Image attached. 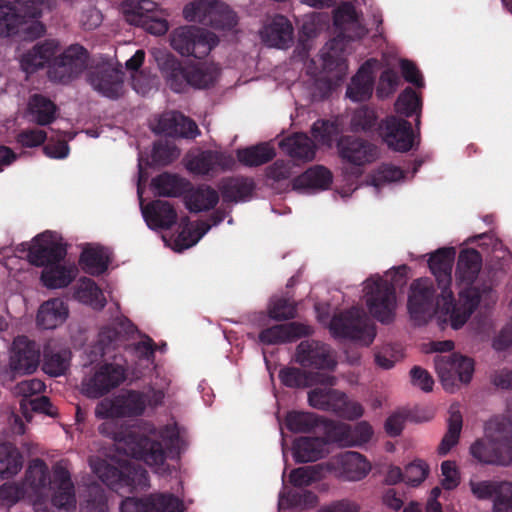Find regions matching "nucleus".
<instances>
[{"label":"nucleus","mask_w":512,"mask_h":512,"mask_svg":"<svg viewBox=\"0 0 512 512\" xmlns=\"http://www.w3.org/2000/svg\"><path fill=\"white\" fill-rule=\"evenodd\" d=\"M455 254L453 247H443L432 253L428 260L429 268L441 290L438 296L429 278H419L411 283L407 307L411 318L418 324L426 323L437 312L450 318L453 310L451 284Z\"/></svg>","instance_id":"1"},{"label":"nucleus","mask_w":512,"mask_h":512,"mask_svg":"<svg viewBox=\"0 0 512 512\" xmlns=\"http://www.w3.org/2000/svg\"><path fill=\"white\" fill-rule=\"evenodd\" d=\"M26 483L30 486L35 512H54L52 507L72 511L76 508L74 484L68 469L56 463L52 475L44 460L30 461L26 469Z\"/></svg>","instance_id":"2"},{"label":"nucleus","mask_w":512,"mask_h":512,"mask_svg":"<svg viewBox=\"0 0 512 512\" xmlns=\"http://www.w3.org/2000/svg\"><path fill=\"white\" fill-rule=\"evenodd\" d=\"M59 43L53 39L39 42L22 55L21 66L24 71L33 73L50 64L48 76L50 80L59 83H69L77 78L86 68L88 51L79 44L70 45L59 56Z\"/></svg>","instance_id":"3"},{"label":"nucleus","mask_w":512,"mask_h":512,"mask_svg":"<svg viewBox=\"0 0 512 512\" xmlns=\"http://www.w3.org/2000/svg\"><path fill=\"white\" fill-rule=\"evenodd\" d=\"M482 269V255L474 248H467L459 253L456 276L462 286L459 291V300L453 297V310H451L450 324L455 330L460 329L477 309L482 297L491 293V286L483 283L477 284V278Z\"/></svg>","instance_id":"4"},{"label":"nucleus","mask_w":512,"mask_h":512,"mask_svg":"<svg viewBox=\"0 0 512 512\" xmlns=\"http://www.w3.org/2000/svg\"><path fill=\"white\" fill-rule=\"evenodd\" d=\"M470 454L482 464L512 465V420L495 417L485 425V437L477 439Z\"/></svg>","instance_id":"5"},{"label":"nucleus","mask_w":512,"mask_h":512,"mask_svg":"<svg viewBox=\"0 0 512 512\" xmlns=\"http://www.w3.org/2000/svg\"><path fill=\"white\" fill-rule=\"evenodd\" d=\"M159 437L165 442L151 439L137 433H130L126 438L130 455L145 462L149 466L161 467L167 458V449L175 448L180 440V432L176 424H168L160 429Z\"/></svg>","instance_id":"6"},{"label":"nucleus","mask_w":512,"mask_h":512,"mask_svg":"<svg viewBox=\"0 0 512 512\" xmlns=\"http://www.w3.org/2000/svg\"><path fill=\"white\" fill-rule=\"evenodd\" d=\"M93 470L98 478L116 493L145 491L150 487L149 474L140 465L124 463L120 466L106 460L97 461Z\"/></svg>","instance_id":"7"},{"label":"nucleus","mask_w":512,"mask_h":512,"mask_svg":"<svg viewBox=\"0 0 512 512\" xmlns=\"http://www.w3.org/2000/svg\"><path fill=\"white\" fill-rule=\"evenodd\" d=\"M171 47L182 56L197 59L206 57L219 43L218 37L205 28L185 25L170 33Z\"/></svg>","instance_id":"8"},{"label":"nucleus","mask_w":512,"mask_h":512,"mask_svg":"<svg viewBox=\"0 0 512 512\" xmlns=\"http://www.w3.org/2000/svg\"><path fill=\"white\" fill-rule=\"evenodd\" d=\"M329 328L336 338L348 339L366 346L370 345L376 336L374 325L370 323L363 310L356 307L334 315Z\"/></svg>","instance_id":"9"},{"label":"nucleus","mask_w":512,"mask_h":512,"mask_svg":"<svg viewBox=\"0 0 512 512\" xmlns=\"http://www.w3.org/2000/svg\"><path fill=\"white\" fill-rule=\"evenodd\" d=\"M14 3L0 0V37L13 36L22 19H39L44 10H52L54 0H13Z\"/></svg>","instance_id":"10"},{"label":"nucleus","mask_w":512,"mask_h":512,"mask_svg":"<svg viewBox=\"0 0 512 512\" xmlns=\"http://www.w3.org/2000/svg\"><path fill=\"white\" fill-rule=\"evenodd\" d=\"M364 291L366 305L372 317L383 324L391 323L397 306L394 285L382 277L370 278L366 281Z\"/></svg>","instance_id":"11"},{"label":"nucleus","mask_w":512,"mask_h":512,"mask_svg":"<svg viewBox=\"0 0 512 512\" xmlns=\"http://www.w3.org/2000/svg\"><path fill=\"white\" fill-rule=\"evenodd\" d=\"M338 155L346 167V173L359 177L363 167L379 157L378 147L372 142L351 135L341 136L337 142Z\"/></svg>","instance_id":"12"},{"label":"nucleus","mask_w":512,"mask_h":512,"mask_svg":"<svg viewBox=\"0 0 512 512\" xmlns=\"http://www.w3.org/2000/svg\"><path fill=\"white\" fill-rule=\"evenodd\" d=\"M146 409V394L138 390H127L113 398L102 399L95 408L98 419L133 418L143 415Z\"/></svg>","instance_id":"13"},{"label":"nucleus","mask_w":512,"mask_h":512,"mask_svg":"<svg viewBox=\"0 0 512 512\" xmlns=\"http://www.w3.org/2000/svg\"><path fill=\"white\" fill-rule=\"evenodd\" d=\"M87 82L102 96L116 100L124 92V72L111 62L102 61L91 66L86 74Z\"/></svg>","instance_id":"14"},{"label":"nucleus","mask_w":512,"mask_h":512,"mask_svg":"<svg viewBox=\"0 0 512 512\" xmlns=\"http://www.w3.org/2000/svg\"><path fill=\"white\" fill-rule=\"evenodd\" d=\"M434 365L444 389L450 392L457 381L469 383L474 373L473 359L456 353L436 356Z\"/></svg>","instance_id":"15"},{"label":"nucleus","mask_w":512,"mask_h":512,"mask_svg":"<svg viewBox=\"0 0 512 512\" xmlns=\"http://www.w3.org/2000/svg\"><path fill=\"white\" fill-rule=\"evenodd\" d=\"M126 380L123 365L105 363L92 376L83 380L82 392L89 398H100L120 386Z\"/></svg>","instance_id":"16"},{"label":"nucleus","mask_w":512,"mask_h":512,"mask_svg":"<svg viewBox=\"0 0 512 512\" xmlns=\"http://www.w3.org/2000/svg\"><path fill=\"white\" fill-rule=\"evenodd\" d=\"M120 512H185L181 499L171 493H151L145 497H126Z\"/></svg>","instance_id":"17"},{"label":"nucleus","mask_w":512,"mask_h":512,"mask_svg":"<svg viewBox=\"0 0 512 512\" xmlns=\"http://www.w3.org/2000/svg\"><path fill=\"white\" fill-rule=\"evenodd\" d=\"M379 134L387 146L397 152H408L415 146L411 123L397 116H388L380 122ZM418 145V142L416 143Z\"/></svg>","instance_id":"18"},{"label":"nucleus","mask_w":512,"mask_h":512,"mask_svg":"<svg viewBox=\"0 0 512 512\" xmlns=\"http://www.w3.org/2000/svg\"><path fill=\"white\" fill-rule=\"evenodd\" d=\"M295 361L303 368L333 371L337 365L330 346L314 339L302 340L296 347Z\"/></svg>","instance_id":"19"},{"label":"nucleus","mask_w":512,"mask_h":512,"mask_svg":"<svg viewBox=\"0 0 512 512\" xmlns=\"http://www.w3.org/2000/svg\"><path fill=\"white\" fill-rule=\"evenodd\" d=\"M67 249L64 244L53 240L52 233L46 231L33 239V244L28 250V260L37 267L54 265L64 260Z\"/></svg>","instance_id":"20"},{"label":"nucleus","mask_w":512,"mask_h":512,"mask_svg":"<svg viewBox=\"0 0 512 512\" xmlns=\"http://www.w3.org/2000/svg\"><path fill=\"white\" fill-rule=\"evenodd\" d=\"M472 494L478 500L494 497V512H512V483L507 481H473L469 482Z\"/></svg>","instance_id":"21"},{"label":"nucleus","mask_w":512,"mask_h":512,"mask_svg":"<svg viewBox=\"0 0 512 512\" xmlns=\"http://www.w3.org/2000/svg\"><path fill=\"white\" fill-rule=\"evenodd\" d=\"M41 349L36 341L25 335L17 336L11 349L10 366L16 373L31 374L40 363Z\"/></svg>","instance_id":"22"},{"label":"nucleus","mask_w":512,"mask_h":512,"mask_svg":"<svg viewBox=\"0 0 512 512\" xmlns=\"http://www.w3.org/2000/svg\"><path fill=\"white\" fill-rule=\"evenodd\" d=\"M312 327L300 322L276 324L260 331L258 340L264 345H278L296 341L299 338L310 336Z\"/></svg>","instance_id":"23"},{"label":"nucleus","mask_w":512,"mask_h":512,"mask_svg":"<svg viewBox=\"0 0 512 512\" xmlns=\"http://www.w3.org/2000/svg\"><path fill=\"white\" fill-rule=\"evenodd\" d=\"M328 435L341 446H360L370 441L373 429L366 421L359 422L354 427L335 423L328 428Z\"/></svg>","instance_id":"24"},{"label":"nucleus","mask_w":512,"mask_h":512,"mask_svg":"<svg viewBox=\"0 0 512 512\" xmlns=\"http://www.w3.org/2000/svg\"><path fill=\"white\" fill-rule=\"evenodd\" d=\"M157 127L159 132L169 137L194 139L200 134L197 124L178 111H170L161 115Z\"/></svg>","instance_id":"25"},{"label":"nucleus","mask_w":512,"mask_h":512,"mask_svg":"<svg viewBox=\"0 0 512 512\" xmlns=\"http://www.w3.org/2000/svg\"><path fill=\"white\" fill-rule=\"evenodd\" d=\"M280 382L288 388H304L314 384H326L335 386V376L325 373H312L301 370L297 367H283L278 375Z\"/></svg>","instance_id":"26"},{"label":"nucleus","mask_w":512,"mask_h":512,"mask_svg":"<svg viewBox=\"0 0 512 512\" xmlns=\"http://www.w3.org/2000/svg\"><path fill=\"white\" fill-rule=\"evenodd\" d=\"M233 164L234 160L230 155L218 151L205 150L188 162L187 169L196 175H209L217 170L231 169Z\"/></svg>","instance_id":"27"},{"label":"nucleus","mask_w":512,"mask_h":512,"mask_svg":"<svg viewBox=\"0 0 512 512\" xmlns=\"http://www.w3.org/2000/svg\"><path fill=\"white\" fill-rule=\"evenodd\" d=\"M143 217L153 230L170 229L177 221V212L166 200H154L142 208Z\"/></svg>","instance_id":"28"},{"label":"nucleus","mask_w":512,"mask_h":512,"mask_svg":"<svg viewBox=\"0 0 512 512\" xmlns=\"http://www.w3.org/2000/svg\"><path fill=\"white\" fill-rule=\"evenodd\" d=\"M218 188L224 202L238 203L252 198L256 184L252 178L235 176L223 178Z\"/></svg>","instance_id":"29"},{"label":"nucleus","mask_w":512,"mask_h":512,"mask_svg":"<svg viewBox=\"0 0 512 512\" xmlns=\"http://www.w3.org/2000/svg\"><path fill=\"white\" fill-rule=\"evenodd\" d=\"M261 38L269 46L286 48L293 41V26L285 16L276 15L263 27Z\"/></svg>","instance_id":"30"},{"label":"nucleus","mask_w":512,"mask_h":512,"mask_svg":"<svg viewBox=\"0 0 512 512\" xmlns=\"http://www.w3.org/2000/svg\"><path fill=\"white\" fill-rule=\"evenodd\" d=\"M185 206L192 213L212 210L219 202L218 191L208 184H200L187 189L184 196Z\"/></svg>","instance_id":"31"},{"label":"nucleus","mask_w":512,"mask_h":512,"mask_svg":"<svg viewBox=\"0 0 512 512\" xmlns=\"http://www.w3.org/2000/svg\"><path fill=\"white\" fill-rule=\"evenodd\" d=\"M154 6L155 3L152 1H140L132 11V22L152 35L162 36L168 31L169 24L166 19L154 17L152 13Z\"/></svg>","instance_id":"32"},{"label":"nucleus","mask_w":512,"mask_h":512,"mask_svg":"<svg viewBox=\"0 0 512 512\" xmlns=\"http://www.w3.org/2000/svg\"><path fill=\"white\" fill-rule=\"evenodd\" d=\"M308 392V403L315 409L338 412L345 405V393L333 389V386L321 384Z\"/></svg>","instance_id":"33"},{"label":"nucleus","mask_w":512,"mask_h":512,"mask_svg":"<svg viewBox=\"0 0 512 512\" xmlns=\"http://www.w3.org/2000/svg\"><path fill=\"white\" fill-rule=\"evenodd\" d=\"M161 72L167 85L176 93H182L189 88L188 66H183L173 55L167 54L159 62Z\"/></svg>","instance_id":"34"},{"label":"nucleus","mask_w":512,"mask_h":512,"mask_svg":"<svg viewBox=\"0 0 512 512\" xmlns=\"http://www.w3.org/2000/svg\"><path fill=\"white\" fill-rule=\"evenodd\" d=\"M71 351L47 343L43 348L42 370L51 377L64 375L70 366Z\"/></svg>","instance_id":"35"},{"label":"nucleus","mask_w":512,"mask_h":512,"mask_svg":"<svg viewBox=\"0 0 512 512\" xmlns=\"http://www.w3.org/2000/svg\"><path fill=\"white\" fill-rule=\"evenodd\" d=\"M279 146L292 159L300 162L312 161L317 149L314 141L304 133H295L284 138Z\"/></svg>","instance_id":"36"},{"label":"nucleus","mask_w":512,"mask_h":512,"mask_svg":"<svg viewBox=\"0 0 512 512\" xmlns=\"http://www.w3.org/2000/svg\"><path fill=\"white\" fill-rule=\"evenodd\" d=\"M332 173L324 166L316 165L307 169L292 180V187L297 191L326 190L332 183Z\"/></svg>","instance_id":"37"},{"label":"nucleus","mask_w":512,"mask_h":512,"mask_svg":"<svg viewBox=\"0 0 512 512\" xmlns=\"http://www.w3.org/2000/svg\"><path fill=\"white\" fill-rule=\"evenodd\" d=\"M326 445L321 437H300L293 443V457L297 463L317 461L324 457Z\"/></svg>","instance_id":"38"},{"label":"nucleus","mask_w":512,"mask_h":512,"mask_svg":"<svg viewBox=\"0 0 512 512\" xmlns=\"http://www.w3.org/2000/svg\"><path fill=\"white\" fill-rule=\"evenodd\" d=\"M68 317V307L59 298L44 302L37 313V325L43 329H54L61 325Z\"/></svg>","instance_id":"39"},{"label":"nucleus","mask_w":512,"mask_h":512,"mask_svg":"<svg viewBox=\"0 0 512 512\" xmlns=\"http://www.w3.org/2000/svg\"><path fill=\"white\" fill-rule=\"evenodd\" d=\"M78 270L75 266H65L61 262L46 265L41 272V282L48 289H59L69 286L76 278Z\"/></svg>","instance_id":"40"},{"label":"nucleus","mask_w":512,"mask_h":512,"mask_svg":"<svg viewBox=\"0 0 512 512\" xmlns=\"http://www.w3.org/2000/svg\"><path fill=\"white\" fill-rule=\"evenodd\" d=\"M56 104L42 94H32L27 104V112L31 121L40 126H46L54 122L57 113Z\"/></svg>","instance_id":"41"},{"label":"nucleus","mask_w":512,"mask_h":512,"mask_svg":"<svg viewBox=\"0 0 512 512\" xmlns=\"http://www.w3.org/2000/svg\"><path fill=\"white\" fill-rule=\"evenodd\" d=\"M374 77L367 63L362 65L352 77L346 90V96L354 102L368 100L373 93Z\"/></svg>","instance_id":"42"},{"label":"nucleus","mask_w":512,"mask_h":512,"mask_svg":"<svg viewBox=\"0 0 512 512\" xmlns=\"http://www.w3.org/2000/svg\"><path fill=\"white\" fill-rule=\"evenodd\" d=\"M350 40V37L341 32L325 44L320 51L324 70L332 71L343 64L344 53Z\"/></svg>","instance_id":"43"},{"label":"nucleus","mask_w":512,"mask_h":512,"mask_svg":"<svg viewBox=\"0 0 512 512\" xmlns=\"http://www.w3.org/2000/svg\"><path fill=\"white\" fill-rule=\"evenodd\" d=\"M151 186L158 196L179 197L185 196L190 182L177 174L164 172L152 179Z\"/></svg>","instance_id":"44"},{"label":"nucleus","mask_w":512,"mask_h":512,"mask_svg":"<svg viewBox=\"0 0 512 512\" xmlns=\"http://www.w3.org/2000/svg\"><path fill=\"white\" fill-rule=\"evenodd\" d=\"M338 464L343 476L350 481L363 479L371 470L366 458L355 451H347L339 455Z\"/></svg>","instance_id":"45"},{"label":"nucleus","mask_w":512,"mask_h":512,"mask_svg":"<svg viewBox=\"0 0 512 512\" xmlns=\"http://www.w3.org/2000/svg\"><path fill=\"white\" fill-rule=\"evenodd\" d=\"M110 259L102 247H86L80 254L79 265L92 276H99L108 269Z\"/></svg>","instance_id":"46"},{"label":"nucleus","mask_w":512,"mask_h":512,"mask_svg":"<svg viewBox=\"0 0 512 512\" xmlns=\"http://www.w3.org/2000/svg\"><path fill=\"white\" fill-rule=\"evenodd\" d=\"M23 467V455L19 449L10 442L0 444V478L14 477Z\"/></svg>","instance_id":"47"},{"label":"nucleus","mask_w":512,"mask_h":512,"mask_svg":"<svg viewBox=\"0 0 512 512\" xmlns=\"http://www.w3.org/2000/svg\"><path fill=\"white\" fill-rule=\"evenodd\" d=\"M75 297L95 310H102L107 303L102 290L96 282L87 277L79 280L75 289Z\"/></svg>","instance_id":"48"},{"label":"nucleus","mask_w":512,"mask_h":512,"mask_svg":"<svg viewBox=\"0 0 512 512\" xmlns=\"http://www.w3.org/2000/svg\"><path fill=\"white\" fill-rule=\"evenodd\" d=\"M274 148L262 143L237 150L238 161L247 167H257L268 163L275 157Z\"/></svg>","instance_id":"49"},{"label":"nucleus","mask_w":512,"mask_h":512,"mask_svg":"<svg viewBox=\"0 0 512 512\" xmlns=\"http://www.w3.org/2000/svg\"><path fill=\"white\" fill-rule=\"evenodd\" d=\"M323 423V418L312 412L290 411L285 418L287 429L294 433H310Z\"/></svg>","instance_id":"50"},{"label":"nucleus","mask_w":512,"mask_h":512,"mask_svg":"<svg viewBox=\"0 0 512 512\" xmlns=\"http://www.w3.org/2000/svg\"><path fill=\"white\" fill-rule=\"evenodd\" d=\"M395 111L402 116L411 117L416 115L415 126L419 129L420 111L422 107L421 97L411 88H405L395 102Z\"/></svg>","instance_id":"51"},{"label":"nucleus","mask_w":512,"mask_h":512,"mask_svg":"<svg viewBox=\"0 0 512 512\" xmlns=\"http://www.w3.org/2000/svg\"><path fill=\"white\" fill-rule=\"evenodd\" d=\"M125 340V335L121 331L107 326L100 330L96 347L101 356L115 359L116 354H112V352L123 346Z\"/></svg>","instance_id":"52"},{"label":"nucleus","mask_w":512,"mask_h":512,"mask_svg":"<svg viewBox=\"0 0 512 512\" xmlns=\"http://www.w3.org/2000/svg\"><path fill=\"white\" fill-rule=\"evenodd\" d=\"M350 125L353 132L367 133L376 130L379 132L380 123L376 110L364 105L353 112Z\"/></svg>","instance_id":"53"},{"label":"nucleus","mask_w":512,"mask_h":512,"mask_svg":"<svg viewBox=\"0 0 512 512\" xmlns=\"http://www.w3.org/2000/svg\"><path fill=\"white\" fill-rule=\"evenodd\" d=\"M210 18L211 23H208V26L214 29L230 30L237 25L236 14L227 4L219 0H214Z\"/></svg>","instance_id":"54"},{"label":"nucleus","mask_w":512,"mask_h":512,"mask_svg":"<svg viewBox=\"0 0 512 512\" xmlns=\"http://www.w3.org/2000/svg\"><path fill=\"white\" fill-rule=\"evenodd\" d=\"M462 429V415L460 411L451 407L448 419V429L438 447L440 455H446L459 441Z\"/></svg>","instance_id":"55"},{"label":"nucleus","mask_w":512,"mask_h":512,"mask_svg":"<svg viewBox=\"0 0 512 512\" xmlns=\"http://www.w3.org/2000/svg\"><path fill=\"white\" fill-rule=\"evenodd\" d=\"M28 494L33 501L34 497L31 496V488L26 483V477L22 483L5 482L0 485V504L6 507H12Z\"/></svg>","instance_id":"56"},{"label":"nucleus","mask_w":512,"mask_h":512,"mask_svg":"<svg viewBox=\"0 0 512 512\" xmlns=\"http://www.w3.org/2000/svg\"><path fill=\"white\" fill-rule=\"evenodd\" d=\"M317 502V495L309 490H290L287 493L281 494L279 499L281 506L286 505L289 508L301 510L313 508Z\"/></svg>","instance_id":"57"},{"label":"nucleus","mask_w":512,"mask_h":512,"mask_svg":"<svg viewBox=\"0 0 512 512\" xmlns=\"http://www.w3.org/2000/svg\"><path fill=\"white\" fill-rule=\"evenodd\" d=\"M214 0H194L183 8V17L188 22H198L208 26L211 23L210 13Z\"/></svg>","instance_id":"58"},{"label":"nucleus","mask_w":512,"mask_h":512,"mask_svg":"<svg viewBox=\"0 0 512 512\" xmlns=\"http://www.w3.org/2000/svg\"><path fill=\"white\" fill-rule=\"evenodd\" d=\"M333 22L337 28H342L345 24L356 25L358 31L357 37H362L366 34V30L359 24V16L355 9V6L351 2L341 3L333 13Z\"/></svg>","instance_id":"59"},{"label":"nucleus","mask_w":512,"mask_h":512,"mask_svg":"<svg viewBox=\"0 0 512 512\" xmlns=\"http://www.w3.org/2000/svg\"><path fill=\"white\" fill-rule=\"evenodd\" d=\"M82 512H106L107 499L104 490L97 484L90 485L86 491V499L81 505Z\"/></svg>","instance_id":"60"},{"label":"nucleus","mask_w":512,"mask_h":512,"mask_svg":"<svg viewBox=\"0 0 512 512\" xmlns=\"http://www.w3.org/2000/svg\"><path fill=\"white\" fill-rule=\"evenodd\" d=\"M189 87L208 88L215 82V73L207 66L188 65Z\"/></svg>","instance_id":"61"},{"label":"nucleus","mask_w":512,"mask_h":512,"mask_svg":"<svg viewBox=\"0 0 512 512\" xmlns=\"http://www.w3.org/2000/svg\"><path fill=\"white\" fill-rule=\"evenodd\" d=\"M269 317L276 321L293 319L297 315V307L294 301L287 298H277L271 301L269 308Z\"/></svg>","instance_id":"62"},{"label":"nucleus","mask_w":512,"mask_h":512,"mask_svg":"<svg viewBox=\"0 0 512 512\" xmlns=\"http://www.w3.org/2000/svg\"><path fill=\"white\" fill-rule=\"evenodd\" d=\"M311 133L320 144L330 146L338 134V127L329 120H317L312 125Z\"/></svg>","instance_id":"63"},{"label":"nucleus","mask_w":512,"mask_h":512,"mask_svg":"<svg viewBox=\"0 0 512 512\" xmlns=\"http://www.w3.org/2000/svg\"><path fill=\"white\" fill-rule=\"evenodd\" d=\"M399 75L392 69L384 70L379 78L376 88V95L379 99H385L391 96L399 85Z\"/></svg>","instance_id":"64"}]
</instances>
